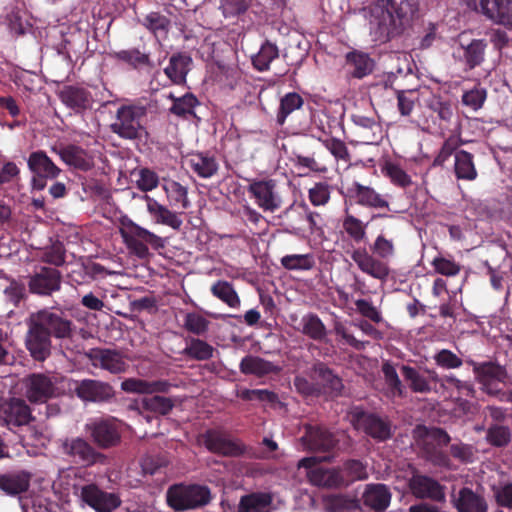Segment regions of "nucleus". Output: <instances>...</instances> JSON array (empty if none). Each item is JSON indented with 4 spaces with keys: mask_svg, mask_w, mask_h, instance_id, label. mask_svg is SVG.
<instances>
[{
    "mask_svg": "<svg viewBox=\"0 0 512 512\" xmlns=\"http://www.w3.org/2000/svg\"><path fill=\"white\" fill-rule=\"evenodd\" d=\"M25 347L33 360L44 362L52 354V339L71 340L76 325L62 309L43 308L29 315Z\"/></svg>",
    "mask_w": 512,
    "mask_h": 512,
    "instance_id": "obj_1",
    "label": "nucleus"
},
{
    "mask_svg": "<svg viewBox=\"0 0 512 512\" xmlns=\"http://www.w3.org/2000/svg\"><path fill=\"white\" fill-rule=\"evenodd\" d=\"M420 0H375L367 7L370 34L376 41L389 42L401 37L412 25Z\"/></svg>",
    "mask_w": 512,
    "mask_h": 512,
    "instance_id": "obj_2",
    "label": "nucleus"
},
{
    "mask_svg": "<svg viewBox=\"0 0 512 512\" xmlns=\"http://www.w3.org/2000/svg\"><path fill=\"white\" fill-rule=\"evenodd\" d=\"M370 251L364 247L356 248L351 253V259L363 273L384 282L390 274V268L384 260L395 255V244L392 239L380 233L370 246Z\"/></svg>",
    "mask_w": 512,
    "mask_h": 512,
    "instance_id": "obj_3",
    "label": "nucleus"
},
{
    "mask_svg": "<svg viewBox=\"0 0 512 512\" xmlns=\"http://www.w3.org/2000/svg\"><path fill=\"white\" fill-rule=\"evenodd\" d=\"M119 233L130 252L141 259L148 257V246L154 250L166 246L165 239L139 226L127 216L120 219Z\"/></svg>",
    "mask_w": 512,
    "mask_h": 512,
    "instance_id": "obj_4",
    "label": "nucleus"
},
{
    "mask_svg": "<svg viewBox=\"0 0 512 512\" xmlns=\"http://www.w3.org/2000/svg\"><path fill=\"white\" fill-rule=\"evenodd\" d=\"M147 108L138 104L121 105L110 125L111 131L122 139L140 140L147 134L145 120Z\"/></svg>",
    "mask_w": 512,
    "mask_h": 512,
    "instance_id": "obj_5",
    "label": "nucleus"
},
{
    "mask_svg": "<svg viewBox=\"0 0 512 512\" xmlns=\"http://www.w3.org/2000/svg\"><path fill=\"white\" fill-rule=\"evenodd\" d=\"M166 501L174 511L194 510L211 501V492L205 485L178 483L167 489Z\"/></svg>",
    "mask_w": 512,
    "mask_h": 512,
    "instance_id": "obj_6",
    "label": "nucleus"
},
{
    "mask_svg": "<svg viewBox=\"0 0 512 512\" xmlns=\"http://www.w3.org/2000/svg\"><path fill=\"white\" fill-rule=\"evenodd\" d=\"M348 416L356 430L364 432L377 442H385L393 436L391 422L376 413L354 407Z\"/></svg>",
    "mask_w": 512,
    "mask_h": 512,
    "instance_id": "obj_7",
    "label": "nucleus"
},
{
    "mask_svg": "<svg viewBox=\"0 0 512 512\" xmlns=\"http://www.w3.org/2000/svg\"><path fill=\"white\" fill-rule=\"evenodd\" d=\"M85 428L97 447L109 449L121 442L124 423L113 416H105L92 419Z\"/></svg>",
    "mask_w": 512,
    "mask_h": 512,
    "instance_id": "obj_8",
    "label": "nucleus"
},
{
    "mask_svg": "<svg viewBox=\"0 0 512 512\" xmlns=\"http://www.w3.org/2000/svg\"><path fill=\"white\" fill-rule=\"evenodd\" d=\"M201 438L209 452L223 457H240L247 452V446L241 440L232 438L223 429H208Z\"/></svg>",
    "mask_w": 512,
    "mask_h": 512,
    "instance_id": "obj_9",
    "label": "nucleus"
},
{
    "mask_svg": "<svg viewBox=\"0 0 512 512\" xmlns=\"http://www.w3.org/2000/svg\"><path fill=\"white\" fill-rule=\"evenodd\" d=\"M27 166L32 174L31 188L37 191L44 190L47 181L56 179L62 172L43 150L31 152L27 159Z\"/></svg>",
    "mask_w": 512,
    "mask_h": 512,
    "instance_id": "obj_10",
    "label": "nucleus"
},
{
    "mask_svg": "<svg viewBox=\"0 0 512 512\" xmlns=\"http://www.w3.org/2000/svg\"><path fill=\"white\" fill-rule=\"evenodd\" d=\"M427 437L431 441L425 440L423 443L422 451L425 459L433 466L454 470L455 466L449 454L442 449L449 445L450 435L442 428H432L427 432Z\"/></svg>",
    "mask_w": 512,
    "mask_h": 512,
    "instance_id": "obj_11",
    "label": "nucleus"
},
{
    "mask_svg": "<svg viewBox=\"0 0 512 512\" xmlns=\"http://www.w3.org/2000/svg\"><path fill=\"white\" fill-rule=\"evenodd\" d=\"M467 363L472 366L473 373L478 383L482 385V390L491 396H498L501 391L497 388L498 383H505L508 374L505 367L492 361L476 362L468 360Z\"/></svg>",
    "mask_w": 512,
    "mask_h": 512,
    "instance_id": "obj_12",
    "label": "nucleus"
},
{
    "mask_svg": "<svg viewBox=\"0 0 512 512\" xmlns=\"http://www.w3.org/2000/svg\"><path fill=\"white\" fill-rule=\"evenodd\" d=\"M34 420L32 410L24 399L12 397L0 402V422L9 430L14 431Z\"/></svg>",
    "mask_w": 512,
    "mask_h": 512,
    "instance_id": "obj_13",
    "label": "nucleus"
},
{
    "mask_svg": "<svg viewBox=\"0 0 512 512\" xmlns=\"http://www.w3.org/2000/svg\"><path fill=\"white\" fill-rule=\"evenodd\" d=\"M63 453L75 464L85 467L106 463L107 457L96 450L91 443L81 437L66 439L62 445Z\"/></svg>",
    "mask_w": 512,
    "mask_h": 512,
    "instance_id": "obj_14",
    "label": "nucleus"
},
{
    "mask_svg": "<svg viewBox=\"0 0 512 512\" xmlns=\"http://www.w3.org/2000/svg\"><path fill=\"white\" fill-rule=\"evenodd\" d=\"M62 273L53 267L40 266L28 277L30 293L46 297L61 289Z\"/></svg>",
    "mask_w": 512,
    "mask_h": 512,
    "instance_id": "obj_15",
    "label": "nucleus"
},
{
    "mask_svg": "<svg viewBox=\"0 0 512 512\" xmlns=\"http://www.w3.org/2000/svg\"><path fill=\"white\" fill-rule=\"evenodd\" d=\"M247 191L263 211L274 212L282 205L281 197L276 192V181L273 179H252Z\"/></svg>",
    "mask_w": 512,
    "mask_h": 512,
    "instance_id": "obj_16",
    "label": "nucleus"
},
{
    "mask_svg": "<svg viewBox=\"0 0 512 512\" xmlns=\"http://www.w3.org/2000/svg\"><path fill=\"white\" fill-rule=\"evenodd\" d=\"M408 486L412 495L418 499H429L437 503L446 501V487L430 476L414 474Z\"/></svg>",
    "mask_w": 512,
    "mask_h": 512,
    "instance_id": "obj_17",
    "label": "nucleus"
},
{
    "mask_svg": "<svg viewBox=\"0 0 512 512\" xmlns=\"http://www.w3.org/2000/svg\"><path fill=\"white\" fill-rule=\"evenodd\" d=\"M85 355L93 367L106 370L111 374H121L128 369L123 355L114 349L92 348Z\"/></svg>",
    "mask_w": 512,
    "mask_h": 512,
    "instance_id": "obj_18",
    "label": "nucleus"
},
{
    "mask_svg": "<svg viewBox=\"0 0 512 512\" xmlns=\"http://www.w3.org/2000/svg\"><path fill=\"white\" fill-rule=\"evenodd\" d=\"M24 384L25 395L31 403H45L55 396V383L46 374H30L25 378Z\"/></svg>",
    "mask_w": 512,
    "mask_h": 512,
    "instance_id": "obj_19",
    "label": "nucleus"
},
{
    "mask_svg": "<svg viewBox=\"0 0 512 512\" xmlns=\"http://www.w3.org/2000/svg\"><path fill=\"white\" fill-rule=\"evenodd\" d=\"M52 152L57 154L60 159L69 167L82 172H88L95 166L93 155L75 144L65 146H53Z\"/></svg>",
    "mask_w": 512,
    "mask_h": 512,
    "instance_id": "obj_20",
    "label": "nucleus"
},
{
    "mask_svg": "<svg viewBox=\"0 0 512 512\" xmlns=\"http://www.w3.org/2000/svg\"><path fill=\"white\" fill-rule=\"evenodd\" d=\"M80 498L98 512H111L121 504V500L117 495L102 491L95 484L81 486Z\"/></svg>",
    "mask_w": 512,
    "mask_h": 512,
    "instance_id": "obj_21",
    "label": "nucleus"
},
{
    "mask_svg": "<svg viewBox=\"0 0 512 512\" xmlns=\"http://www.w3.org/2000/svg\"><path fill=\"white\" fill-rule=\"evenodd\" d=\"M301 441L307 450L323 453L331 452L338 443L332 432L319 425H306Z\"/></svg>",
    "mask_w": 512,
    "mask_h": 512,
    "instance_id": "obj_22",
    "label": "nucleus"
},
{
    "mask_svg": "<svg viewBox=\"0 0 512 512\" xmlns=\"http://www.w3.org/2000/svg\"><path fill=\"white\" fill-rule=\"evenodd\" d=\"M74 391L77 397L85 402L103 403L110 401L115 396L114 389L110 384L94 379L77 381Z\"/></svg>",
    "mask_w": 512,
    "mask_h": 512,
    "instance_id": "obj_23",
    "label": "nucleus"
},
{
    "mask_svg": "<svg viewBox=\"0 0 512 512\" xmlns=\"http://www.w3.org/2000/svg\"><path fill=\"white\" fill-rule=\"evenodd\" d=\"M347 197L356 204L371 209H387L390 211L389 202L370 186L354 181L347 187Z\"/></svg>",
    "mask_w": 512,
    "mask_h": 512,
    "instance_id": "obj_24",
    "label": "nucleus"
},
{
    "mask_svg": "<svg viewBox=\"0 0 512 512\" xmlns=\"http://www.w3.org/2000/svg\"><path fill=\"white\" fill-rule=\"evenodd\" d=\"M307 210V203L304 201L293 202L278 216L279 225L284 227V231L294 235H303L306 231L304 225L305 213Z\"/></svg>",
    "mask_w": 512,
    "mask_h": 512,
    "instance_id": "obj_25",
    "label": "nucleus"
},
{
    "mask_svg": "<svg viewBox=\"0 0 512 512\" xmlns=\"http://www.w3.org/2000/svg\"><path fill=\"white\" fill-rule=\"evenodd\" d=\"M312 371L315 379L318 381L317 384L321 388V395L331 398L342 396L344 389L343 381L331 368L319 361L313 365Z\"/></svg>",
    "mask_w": 512,
    "mask_h": 512,
    "instance_id": "obj_26",
    "label": "nucleus"
},
{
    "mask_svg": "<svg viewBox=\"0 0 512 512\" xmlns=\"http://www.w3.org/2000/svg\"><path fill=\"white\" fill-rule=\"evenodd\" d=\"M60 101L75 113H83L90 109L93 97L89 90L77 85H65L58 92Z\"/></svg>",
    "mask_w": 512,
    "mask_h": 512,
    "instance_id": "obj_27",
    "label": "nucleus"
},
{
    "mask_svg": "<svg viewBox=\"0 0 512 512\" xmlns=\"http://www.w3.org/2000/svg\"><path fill=\"white\" fill-rule=\"evenodd\" d=\"M479 13L494 24L512 30V0H486Z\"/></svg>",
    "mask_w": 512,
    "mask_h": 512,
    "instance_id": "obj_28",
    "label": "nucleus"
},
{
    "mask_svg": "<svg viewBox=\"0 0 512 512\" xmlns=\"http://www.w3.org/2000/svg\"><path fill=\"white\" fill-rule=\"evenodd\" d=\"M401 373L410 389L415 393H429L432 391V383L436 384L440 381L434 370H427L428 376H425L414 367L402 365Z\"/></svg>",
    "mask_w": 512,
    "mask_h": 512,
    "instance_id": "obj_29",
    "label": "nucleus"
},
{
    "mask_svg": "<svg viewBox=\"0 0 512 512\" xmlns=\"http://www.w3.org/2000/svg\"><path fill=\"white\" fill-rule=\"evenodd\" d=\"M457 512H488V503L484 495L472 488L462 487L458 495L452 499Z\"/></svg>",
    "mask_w": 512,
    "mask_h": 512,
    "instance_id": "obj_30",
    "label": "nucleus"
},
{
    "mask_svg": "<svg viewBox=\"0 0 512 512\" xmlns=\"http://www.w3.org/2000/svg\"><path fill=\"white\" fill-rule=\"evenodd\" d=\"M392 494L382 483L367 484L362 495L363 504L374 512H384L390 505Z\"/></svg>",
    "mask_w": 512,
    "mask_h": 512,
    "instance_id": "obj_31",
    "label": "nucleus"
},
{
    "mask_svg": "<svg viewBox=\"0 0 512 512\" xmlns=\"http://www.w3.org/2000/svg\"><path fill=\"white\" fill-rule=\"evenodd\" d=\"M459 45L463 52L461 60L464 62L466 69L473 70L484 62L488 47L485 39H472L470 42L464 43L462 36H460Z\"/></svg>",
    "mask_w": 512,
    "mask_h": 512,
    "instance_id": "obj_32",
    "label": "nucleus"
},
{
    "mask_svg": "<svg viewBox=\"0 0 512 512\" xmlns=\"http://www.w3.org/2000/svg\"><path fill=\"white\" fill-rule=\"evenodd\" d=\"M31 474L25 470L0 474V490L10 496L26 492L30 487Z\"/></svg>",
    "mask_w": 512,
    "mask_h": 512,
    "instance_id": "obj_33",
    "label": "nucleus"
},
{
    "mask_svg": "<svg viewBox=\"0 0 512 512\" xmlns=\"http://www.w3.org/2000/svg\"><path fill=\"white\" fill-rule=\"evenodd\" d=\"M143 198L147 202V211L155 223L169 226L177 231L180 230L183 221L176 212L169 210L147 194Z\"/></svg>",
    "mask_w": 512,
    "mask_h": 512,
    "instance_id": "obj_34",
    "label": "nucleus"
},
{
    "mask_svg": "<svg viewBox=\"0 0 512 512\" xmlns=\"http://www.w3.org/2000/svg\"><path fill=\"white\" fill-rule=\"evenodd\" d=\"M239 370L244 375H254L261 378L270 374H278L281 368L259 356L246 355L239 364Z\"/></svg>",
    "mask_w": 512,
    "mask_h": 512,
    "instance_id": "obj_35",
    "label": "nucleus"
},
{
    "mask_svg": "<svg viewBox=\"0 0 512 512\" xmlns=\"http://www.w3.org/2000/svg\"><path fill=\"white\" fill-rule=\"evenodd\" d=\"M192 58L186 53H175L170 59L168 65L164 68L165 75L175 85L186 83V77L190 70Z\"/></svg>",
    "mask_w": 512,
    "mask_h": 512,
    "instance_id": "obj_36",
    "label": "nucleus"
},
{
    "mask_svg": "<svg viewBox=\"0 0 512 512\" xmlns=\"http://www.w3.org/2000/svg\"><path fill=\"white\" fill-rule=\"evenodd\" d=\"M167 98L172 101L169 108L170 114L183 120L197 118L195 108L200 105V102L193 93L187 92L181 97H176L173 93H170Z\"/></svg>",
    "mask_w": 512,
    "mask_h": 512,
    "instance_id": "obj_37",
    "label": "nucleus"
},
{
    "mask_svg": "<svg viewBox=\"0 0 512 512\" xmlns=\"http://www.w3.org/2000/svg\"><path fill=\"white\" fill-rule=\"evenodd\" d=\"M273 495L270 492H251L243 495L238 504V512H270Z\"/></svg>",
    "mask_w": 512,
    "mask_h": 512,
    "instance_id": "obj_38",
    "label": "nucleus"
},
{
    "mask_svg": "<svg viewBox=\"0 0 512 512\" xmlns=\"http://www.w3.org/2000/svg\"><path fill=\"white\" fill-rule=\"evenodd\" d=\"M311 482L319 487L341 488L346 487L340 467L316 468L310 473Z\"/></svg>",
    "mask_w": 512,
    "mask_h": 512,
    "instance_id": "obj_39",
    "label": "nucleus"
},
{
    "mask_svg": "<svg viewBox=\"0 0 512 512\" xmlns=\"http://www.w3.org/2000/svg\"><path fill=\"white\" fill-rule=\"evenodd\" d=\"M341 226L343 232L354 243L360 244L367 240L368 223H364L361 219L351 214L348 209L344 211Z\"/></svg>",
    "mask_w": 512,
    "mask_h": 512,
    "instance_id": "obj_40",
    "label": "nucleus"
},
{
    "mask_svg": "<svg viewBox=\"0 0 512 512\" xmlns=\"http://www.w3.org/2000/svg\"><path fill=\"white\" fill-rule=\"evenodd\" d=\"M346 64L352 68L351 74L354 78L362 79L372 73L374 61L369 54L353 50L346 54Z\"/></svg>",
    "mask_w": 512,
    "mask_h": 512,
    "instance_id": "obj_41",
    "label": "nucleus"
},
{
    "mask_svg": "<svg viewBox=\"0 0 512 512\" xmlns=\"http://www.w3.org/2000/svg\"><path fill=\"white\" fill-rule=\"evenodd\" d=\"M454 172L457 179L473 181L478 172L474 163V156L466 150L455 152Z\"/></svg>",
    "mask_w": 512,
    "mask_h": 512,
    "instance_id": "obj_42",
    "label": "nucleus"
},
{
    "mask_svg": "<svg viewBox=\"0 0 512 512\" xmlns=\"http://www.w3.org/2000/svg\"><path fill=\"white\" fill-rule=\"evenodd\" d=\"M278 57V46L269 40H265L260 46L259 51L252 56L251 61L257 71L264 72L270 69V64Z\"/></svg>",
    "mask_w": 512,
    "mask_h": 512,
    "instance_id": "obj_43",
    "label": "nucleus"
},
{
    "mask_svg": "<svg viewBox=\"0 0 512 512\" xmlns=\"http://www.w3.org/2000/svg\"><path fill=\"white\" fill-rule=\"evenodd\" d=\"M175 406V401L170 397L160 395H147L140 401V408L157 416L168 415Z\"/></svg>",
    "mask_w": 512,
    "mask_h": 512,
    "instance_id": "obj_44",
    "label": "nucleus"
},
{
    "mask_svg": "<svg viewBox=\"0 0 512 512\" xmlns=\"http://www.w3.org/2000/svg\"><path fill=\"white\" fill-rule=\"evenodd\" d=\"M190 168L202 178L212 177L218 170V163L213 156L204 153L192 154L188 160Z\"/></svg>",
    "mask_w": 512,
    "mask_h": 512,
    "instance_id": "obj_45",
    "label": "nucleus"
},
{
    "mask_svg": "<svg viewBox=\"0 0 512 512\" xmlns=\"http://www.w3.org/2000/svg\"><path fill=\"white\" fill-rule=\"evenodd\" d=\"M301 332L310 339L322 342L327 336V329L319 316L315 313H308L301 319Z\"/></svg>",
    "mask_w": 512,
    "mask_h": 512,
    "instance_id": "obj_46",
    "label": "nucleus"
},
{
    "mask_svg": "<svg viewBox=\"0 0 512 512\" xmlns=\"http://www.w3.org/2000/svg\"><path fill=\"white\" fill-rule=\"evenodd\" d=\"M210 291L214 297L230 308L240 307L241 300L232 283L225 280H218L212 284Z\"/></svg>",
    "mask_w": 512,
    "mask_h": 512,
    "instance_id": "obj_47",
    "label": "nucleus"
},
{
    "mask_svg": "<svg viewBox=\"0 0 512 512\" xmlns=\"http://www.w3.org/2000/svg\"><path fill=\"white\" fill-rule=\"evenodd\" d=\"M114 57L115 59L128 64L134 69L153 66V63L150 59V54L142 52L138 48L120 50L115 52Z\"/></svg>",
    "mask_w": 512,
    "mask_h": 512,
    "instance_id": "obj_48",
    "label": "nucleus"
},
{
    "mask_svg": "<svg viewBox=\"0 0 512 512\" xmlns=\"http://www.w3.org/2000/svg\"><path fill=\"white\" fill-rule=\"evenodd\" d=\"M304 104L303 98L296 92L285 94L280 100V106L276 115L277 124L284 125L287 117Z\"/></svg>",
    "mask_w": 512,
    "mask_h": 512,
    "instance_id": "obj_49",
    "label": "nucleus"
},
{
    "mask_svg": "<svg viewBox=\"0 0 512 512\" xmlns=\"http://www.w3.org/2000/svg\"><path fill=\"white\" fill-rule=\"evenodd\" d=\"M339 467L346 487L356 481H362L368 478L366 465H364L360 460L350 459L345 461L343 465Z\"/></svg>",
    "mask_w": 512,
    "mask_h": 512,
    "instance_id": "obj_50",
    "label": "nucleus"
},
{
    "mask_svg": "<svg viewBox=\"0 0 512 512\" xmlns=\"http://www.w3.org/2000/svg\"><path fill=\"white\" fill-rule=\"evenodd\" d=\"M140 23L155 37H165L170 27V19L160 12H150Z\"/></svg>",
    "mask_w": 512,
    "mask_h": 512,
    "instance_id": "obj_51",
    "label": "nucleus"
},
{
    "mask_svg": "<svg viewBox=\"0 0 512 512\" xmlns=\"http://www.w3.org/2000/svg\"><path fill=\"white\" fill-rule=\"evenodd\" d=\"M281 265L292 271H307L315 266L314 256L308 254H290L281 258Z\"/></svg>",
    "mask_w": 512,
    "mask_h": 512,
    "instance_id": "obj_52",
    "label": "nucleus"
},
{
    "mask_svg": "<svg viewBox=\"0 0 512 512\" xmlns=\"http://www.w3.org/2000/svg\"><path fill=\"white\" fill-rule=\"evenodd\" d=\"M213 352L214 348L206 341L199 338H192L182 353L191 359L205 361L213 356Z\"/></svg>",
    "mask_w": 512,
    "mask_h": 512,
    "instance_id": "obj_53",
    "label": "nucleus"
},
{
    "mask_svg": "<svg viewBox=\"0 0 512 512\" xmlns=\"http://www.w3.org/2000/svg\"><path fill=\"white\" fill-rule=\"evenodd\" d=\"M327 508L332 512H344L360 509V500L344 494L331 495L326 498Z\"/></svg>",
    "mask_w": 512,
    "mask_h": 512,
    "instance_id": "obj_54",
    "label": "nucleus"
},
{
    "mask_svg": "<svg viewBox=\"0 0 512 512\" xmlns=\"http://www.w3.org/2000/svg\"><path fill=\"white\" fill-rule=\"evenodd\" d=\"M40 259L42 262L55 267L63 266L66 262V250L63 243L56 241L43 249Z\"/></svg>",
    "mask_w": 512,
    "mask_h": 512,
    "instance_id": "obj_55",
    "label": "nucleus"
},
{
    "mask_svg": "<svg viewBox=\"0 0 512 512\" xmlns=\"http://www.w3.org/2000/svg\"><path fill=\"white\" fill-rule=\"evenodd\" d=\"M486 441L494 447H505L511 441V431L507 426L491 425L486 431Z\"/></svg>",
    "mask_w": 512,
    "mask_h": 512,
    "instance_id": "obj_56",
    "label": "nucleus"
},
{
    "mask_svg": "<svg viewBox=\"0 0 512 512\" xmlns=\"http://www.w3.org/2000/svg\"><path fill=\"white\" fill-rule=\"evenodd\" d=\"M382 373L384 380L390 391L394 396L402 397L404 395V386L397 374L394 365L386 361L382 365Z\"/></svg>",
    "mask_w": 512,
    "mask_h": 512,
    "instance_id": "obj_57",
    "label": "nucleus"
},
{
    "mask_svg": "<svg viewBox=\"0 0 512 512\" xmlns=\"http://www.w3.org/2000/svg\"><path fill=\"white\" fill-rule=\"evenodd\" d=\"M209 325V320L195 312H189L184 317L183 327L185 330L197 336L206 334L209 329Z\"/></svg>",
    "mask_w": 512,
    "mask_h": 512,
    "instance_id": "obj_58",
    "label": "nucleus"
},
{
    "mask_svg": "<svg viewBox=\"0 0 512 512\" xmlns=\"http://www.w3.org/2000/svg\"><path fill=\"white\" fill-rule=\"evenodd\" d=\"M331 185L327 182H317L308 190V198L313 206H324L330 201Z\"/></svg>",
    "mask_w": 512,
    "mask_h": 512,
    "instance_id": "obj_59",
    "label": "nucleus"
},
{
    "mask_svg": "<svg viewBox=\"0 0 512 512\" xmlns=\"http://www.w3.org/2000/svg\"><path fill=\"white\" fill-rule=\"evenodd\" d=\"M449 456L461 464H469L474 461L475 449L471 444L459 441L449 446Z\"/></svg>",
    "mask_w": 512,
    "mask_h": 512,
    "instance_id": "obj_60",
    "label": "nucleus"
},
{
    "mask_svg": "<svg viewBox=\"0 0 512 512\" xmlns=\"http://www.w3.org/2000/svg\"><path fill=\"white\" fill-rule=\"evenodd\" d=\"M251 5V0H220V10L225 18L244 14Z\"/></svg>",
    "mask_w": 512,
    "mask_h": 512,
    "instance_id": "obj_61",
    "label": "nucleus"
},
{
    "mask_svg": "<svg viewBox=\"0 0 512 512\" xmlns=\"http://www.w3.org/2000/svg\"><path fill=\"white\" fill-rule=\"evenodd\" d=\"M487 97V92L484 88L474 87L468 91H465L462 95L461 102L464 106L471 108L472 110H478L482 108Z\"/></svg>",
    "mask_w": 512,
    "mask_h": 512,
    "instance_id": "obj_62",
    "label": "nucleus"
},
{
    "mask_svg": "<svg viewBox=\"0 0 512 512\" xmlns=\"http://www.w3.org/2000/svg\"><path fill=\"white\" fill-rule=\"evenodd\" d=\"M437 366L443 369H456L462 366L463 360L448 349L439 350L433 357Z\"/></svg>",
    "mask_w": 512,
    "mask_h": 512,
    "instance_id": "obj_63",
    "label": "nucleus"
},
{
    "mask_svg": "<svg viewBox=\"0 0 512 512\" xmlns=\"http://www.w3.org/2000/svg\"><path fill=\"white\" fill-rule=\"evenodd\" d=\"M324 147L336 158L343 161L350 160V154L346 144L337 138H325L320 140Z\"/></svg>",
    "mask_w": 512,
    "mask_h": 512,
    "instance_id": "obj_64",
    "label": "nucleus"
}]
</instances>
